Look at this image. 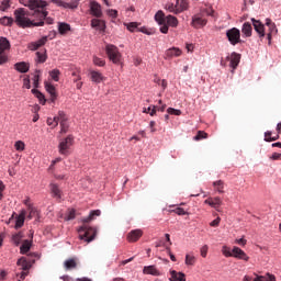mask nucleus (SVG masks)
<instances>
[{
  "instance_id": "f257e3e1",
  "label": "nucleus",
  "mask_w": 281,
  "mask_h": 281,
  "mask_svg": "<svg viewBox=\"0 0 281 281\" xmlns=\"http://www.w3.org/2000/svg\"><path fill=\"white\" fill-rule=\"evenodd\" d=\"M14 23L18 27H43L45 25V19L48 12H41L40 10L33 12L32 16L34 20L30 19V12L26 9L19 8L14 11Z\"/></svg>"
},
{
  "instance_id": "f03ea898",
  "label": "nucleus",
  "mask_w": 281,
  "mask_h": 281,
  "mask_svg": "<svg viewBox=\"0 0 281 281\" xmlns=\"http://www.w3.org/2000/svg\"><path fill=\"white\" fill-rule=\"evenodd\" d=\"M100 214H102L100 210H94L90 212L88 217L82 220V223L85 224L78 229L80 240H85L86 243H91L92 240H95L98 231L86 224L91 223V221H93L95 216H100Z\"/></svg>"
},
{
  "instance_id": "7ed1b4c3",
  "label": "nucleus",
  "mask_w": 281,
  "mask_h": 281,
  "mask_svg": "<svg viewBox=\"0 0 281 281\" xmlns=\"http://www.w3.org/2000/svg\"><path fill=\"white\" fill-rule=\"evenodd\" d=\"M36 258V254H32L29 257H21L16 265L22 270L20 273H16V277L19 278V281L25 280L30 273V269H32V265L36 262V260L32 259Z\"/></svg>"
},
{
  "instance_id": "20e7f679",
  "label": "nucleus",
  "mask_w": 281,
  "mask_h": 281,
  "mask_svg": "<svg viewBox=\"0 0 281 281\" xmlns=\"http://www.w3.org/2000/svg\"><path fill=\"white\" fill-rule=\"evenodd\" d=\"M105 54L114 65H120V63H122V53H120V48H117V46L108 44L105 46Z\"/></svg>"
},
{
  "instance_id": "39448f33",
  "label": "nucleus",
  "mask_w": 281,
  "mask_h": 281,
  "mask_svg": "<svg viewBox=\"0 0 281 281\" xmlns=\"http://www.w3.org/2000/svg\"><path fill=\"white\" fill-rule=\"evenodd\" d=\"M20 3L22 5H25V8H29L30 10H33L34 12H47L44 10V8L47 7V2L43 0H27L26 2H23V0H20Z\"/></svg>"
},
{
  "instance_id": "423d86ee",
  "label": "nucleus",
  "mask_w": 281,
  "mask_h": 281,
  "mask_svg": "<svg viewBox=\"0 0 281 281\" xmlns=\"http://www.w3.org/2000/svg\"><path fill=\"white\" fill-rule=\"evenodd\" d=\"M10 41L5 37H0V65L8 63V52H10Z\"/></svg>"
},
{
  "instance_id": "0eeeda50",
  "label": "nucleus",
  "mask_w": 281,
  "mask_h": 281,
  "mask_svg": "<svg viewBox=\"0 0 281 281\" xmlns=\"http://www.w3.org/2000/svg\"><path fill=\"white\" fill-rule=\"evenodd\" d=\"M155 21L158 23V25H160L161 34H168V24H166L167 16L166 13H164V11L159 10L155 14Z\"/></svg>"
},
{
  "instance_id": "6e6552de",
  "label": "nucleus",
  "mask_w": 281,
  "mask_h": 281,
  "mask_svg": "<svg viewBox=\"0 0 281 281\" xmlns=\"http://www.w3.org/2000/svg\"><path fill=\"white\" fill-rule=\"evenodd\" d=\"M74 146V136L69 135L64 140L59 143V153L60 155H69V148Z\"/></svg>"
},
{
  "instance_id": "1a4fd4ad",
  "label": "nucleus",
  "mask_w": 281,
  "mask_h": 281,
  "mask_svg": "<svg viewBox=\"0 0 281 281\" xmlns=\"http://www.w3.org/2000/svg\"><path fill=\"white\" fill-rule=\"evenodd\" d=\"M226 36L231 45H238L240 43V30L233 27L226 31Z\"/></svg>"
},
{
  "instance_id": "9d476101",
  "label": "nucleus",
  "mask_w": 281,
  "mask_h": 281,
  "mask_svg": "<svg viewBox=\"0 0 281 281\" xmlns=\"http://www.w3.org/2000/svg\"><path fill=\"white\" fill-rule=\"evenodd\" d=\"M90 14L97 19H102V5L98 1H90Z\"/></svg>"
},
{
  "instance_id": "9b49d317",
  "label": "nucleus",
  "mask_w": 281,
  "mask_h": 281,
  "mask_svg": "<svg viewBox=\"0 0 281 281\" xmlns=\"http://www.w3.org/2000/svg\"><path fill=\"white\" fill-rule=\"evenodd\" d=\"M251 23L254 26L255 32H257L259 38H265L266 33H265V24H262V22H260L259 20L256 19H251Z\"/></svg>"
},
{
  "instance_id": "f8f14e48",
  "label": "nucleus",
  "mask_w": 281,
  "mask_h": 281,
  "mask_svg": "<svg viewBox=\"0 0 281 281\" xmlns=\"http://www.w3.org/2000/svg\"><path fill=\"white\" fill-rule=\"evenodd\" d=\"M266 25L267 27H269V33L267 34V38L269 43H271V37L278 34V26H276V23H273L271 19H266Z\"/></svg>"
},
{
  "instance_id": "ddd939ff",
  "label": "nucleus",
  "mask_w": 281,
  "mask_h": 281,
  "mask_svg": "<svg viewBox=\"0 0 281 281\" xmlns=\"http://www.w3.org/2000/svg\"><path fill=\"white\" fill-rule=\"evenodd\" d=\"M233 258H237L238 260H245L246 262L249 260V256L239 247H233Z\"/></svg>"
},
{
  "instance_id": "4468645a",
  "label": "nucleus",
  "mask_w": 281,
  "mask_h": 281,
  "mask_svg": "<svg viewBox=\"0 0 281 281\" xmlns=\"http://www.w3.org/2000/svg\"><path fill=\"white\" fill-rule=\"evenodd\" d=\"M204 203L211 207H214V210H218V207L223 205V200H221L218 196L209 198L204 201Z\"/></svg>"
},
{
  "instance_id": "2eb2a0df",
  "label": "nucleus",
  "mask_w": 281,
  "mask_h": 281,
  "mask_svg": "<svg viewBox=\"0 0 281 281\" xmlns=\"http://www.w3.org/2000/svg\"><path fill=\"white\" fill-rule=\"evenodd\" d=\"M143 234H144V232H142V229H134V231L128 233L127 240L130 243H137V240L139 238H142Z\"/></svg>"
},
{
  "instance_id": "dca6fc26",
  "label": "nucleus",
  "mask_w": 281,
  "mask_h": 281,
  "mask_svg": "<svg viewBox=\"0 0 281 281\" xmlns=\"http://www.w3.org/2000/svg\"><path fill=\"white\" fill-rule=\"evenodd\" d=\"M90 78H91L92 82H95L97 85H100V82H104V80H106V77H103L102 72H100L98 70H91Z\"/></svg>"
},
{
  "instance_id": "f3484780",
  "label": "nucleus",
  "mask_w": 281,
  "mask_h": 281,
  "mask_svg": "<svg viewBox=\"0 0 281 281\" xmlns=\"http://www.w3.org/2000/svg\"><path fill=\"white\" fill-rule=\"evenodd\" d=\"M91 27H94V30H99V32H104V30H106V23L103 20L92 19Z\"/></svg>"
},
{
  "instance_id": "a211bd4d",
  "label": "nucleus",
  "mask_w": 281,
  "mask_h": 281,
  "mask_svg": "<svg viewBox=\"0 0 281 281\" xmlns=\"http://www.w3.org/2000/svg\"><path fill=\"white\" fill-rule=\"evenodd\" d=\"M45 89H46L47 93H49V95H50V101L56 102V99L58 98V94L56 93V87H54V85L46 81Z\"/></svg>"
},
{
  "instance_id": "6ab92c4d",
  "label": "nucleus",
  "mask_w": 281,
  "mask_h": 281,
  "mask_svg": "<svg viewBox=\"0 0 281 281\" xmlns=\"http://www.w3.org/2000/svg\"><path fill=\"white\" fill-rule=\"evenodd\" d=\"M169 281H186V273L177 272V270H170Z\"/></svg>"
},
{
  "instance_id": "aec40b11",
  "label": "nucleus",
  "mask_w": 281,
  "mask_h": 281,
  "mask_svg": "<svg viewBox=\"0 0 281 281\" xmlns=\"http://www.w3.org/2000/svg\"><path fill=\"white\" fill-rule=\"evenodd\" d=\"M182 52L178 47H172L166 50L165 58H177L181 56Z\"/></svg>"
},
{
  "instance_id": "412c9836",
  "label": "nucleus",
  "mask_w": 281,
  "mask_h": 281,
  "mask_svg": "<svg viewBox=\"0 0 281 281\" xmlns=\"http://www.w3.org/2000/svg\"><path fill=\"white\" fill-rule=\"evenodd\" d=\"M143 273L145 276H161V272H159L156 266H145Z\"/></svg>"
},
{
  "instance_id": "4be33fe9",
  "label": "nucleus",
  "mask_w": 281,
  "mask_h": 281,
  "mask_svg": "<svg viewBox=\"0 0 281 281\" xmlns=\"http://www.w3.org/2000/svg\"><path fill=\"white\" fill-rule=\"evenodd\" d=\"M14 69L20 74H27L30 71V64L25 61H20L14 64Z\"/></svg>"
},
{
  "instance_id": "5701e85b",
  "label": "nucleus",
  "mask_w": 281,
  "mask_h": 281,
  "mask_svg": "<svg viewBox=\"0 0 281 281\" xmlns=\"http://www.w3.org/2000/svg\"><path fill=\"white\" fill-rule=\"evenodd\" d=\"M228 60H231V67L232 69H236L240 63V54L238 53H232L231 57H227Z\"/></svg>"
},
{
  "instance_id": "b1692460",
  "label": "nucleus",
  "mask_w": 281,
  "mask_h": 281,
  "mask_svg": "<svg viewBox=\"0 0 281 281\" xmlns=\"http://www.w3.org/2000/svg\"><path fill=\"white\" fill-rule=\"evenodd\" d=\"M27 212L25 210H22L21 213L19 214V216L15 220V228L20 229V227L22 225H24L25 223V216H26Z\"/></svg>"
},
{
  "instance_id": "393cba45",
  "label": "nucleus",
  "mask_w": 281,
  "mask_h": 281,
  "mask_svg": "<svg viewBox=\"0 0 281 281\" xmlns=\"http://www.w3.org/2000/svg\"><path fill=\"white\" fill-rule=\"evenodd\" d=\"M176 8V14H180V12L188 10V0H177Z\"/></svg>"
},
{
  "instance_id": "a878e982",
  "label": "nucleus",
  "mask_w": 281,
  "mask_h": 281,
  "mask_svg": "<svg viewBox=\"0 0 281 281\" xmlns=\"http://www.w3.org/2000/svg\"><path fill=\"white\" fill-rule=\"evenodd\" d=\"M64 267L67 271H71V269H76L78 267V261L75 258L68 259L64 262Z\"/></svg>"
},
{
  "instance_id": "bb28decb",
  "label": "nucleus",
  "mask_w": 281,
  "mask_h": 281,
  "mask_svg": "<svg viewBox=\"0 0 281 281\" xmlns=\"http://www.w3.org/2000/svg\"><path fill=\"white\" fill-rule=\"evenodd\" d=\"M254 27L251 26V23L246 22L243 24L241 27V33L249 38V36H251V32H252Z\"/></svg>"
},
{
  "instance_id": "cd10ccee",
  "label": "nucleus",
  "mask_w": 281,
  "mask_h": 281,
  "mask_svg": "<svg viewBox=\"0 0 281 281\" xmlns=\"http://www.w3.org/2000/svg\"><path fill=\"white\" fill-rule=\"evenodd\" d=\"M166 25L168 27H177L179 25V20L175 15H167Z\"/></svg>"
},
{
  "instance_id": "c85d7f7f",
  "label": "nucleus",
  "mask_w": 281,
  "mask_h": 281,
  "mask_svg": "<svg viewBox=\"0 0 281 281\" xmlns=\"http://www.w3.org/2000/svg\"><path fill=\"white\" fill-rule=\"evenodd\" d=\"M192 25H193V27H203V26L207 25V20H205L203 18H193Z\"/></svg>"
},
{
  "instance_id": "c756f323",
  "label": "nucleus",
  "mask_w": 281,
  "mask_h": 281,
  "mask_svg": "<svg viewBox=\"0 0 281 281\" xmlns=\"http://www.w3.org/2000/svg\"><path fill=\"white\" fill-rule=\"evenodd\" d=\"M32 93L38 99L40 104H45L47 102L45 94L38 91V89H32Z\"/></svg>"
},
{
  "instance_id": "7c9ffc66",
  "label": "nucleus",
  "mask_w": 281,
  "mask_h": 281,
  "mask_svg": "<svg viewBox=\"0 0 281 281\" xmlns=\"http://www.w3.org/2000/svg\"><path fill=\"white\" fill-rule=\"evenodd\" d=\"M257 278L254 279V281H276V276L271 274V273H266V276H258L256 274Z\"/></svg>"
},
{
  "instance_id": "2f4dec72",
  "label": "nucleus",
  "mask_w": 281,
  "mask_h": 281,
  "mask_svg": "<svg viewBox=\"0 0 281 281\" xmlns=\"http://www.w3.org/2000/svg\"><path fill=\"white\" fill-rule=\"evenodd\" d=\"M45 43H47V36H44L41 40H38L37 42L31 44V47H32L31 49L36 52V49H38V47H43V45H45Z\"/></svg>"
},
{
  "instance_id": "473e14b6",
  "label": "nucleus",
  "mask_w": 281,
  "mask_h": 281,
  "mask_svg": "<svg viewBox=\"0 0 281 281\" xmlns=\"http://www.w3.org/2000/svg\"><path fill=\"white\" fill-rule=\"evenodd\" d=\"M35 56H36V63L43 64V63H45V60H47V52L46 50L36 52Z\"/></svg>"
},
{
  "instance_id": "72a5a7b5",
  "label": "nucleus",
  "mask_w": 281,
  "mask_h": 281,
  "mask_svg": "<svg viewBox=\"0 0 281 281\" xmlns=\"http://www.w3.org/2000/svg\"><path fill=\"white\" fill-rule=\"evenodd\" d=\"M213 187L215 188V190L220 193L223 194L224 188H225V182H223V180H217L215 182H213Z\"/></svg>"
},
{
  "instance_id": "f704fd0d",
  "label": "nucleus",
  "mask_w": 281,
  "mask_h": 281,
  "mask_svg": "<svg viewBox=\"0 0 281 281\" xmlns=\"http://www.w3.org/2000/svg\"><path fill=\"white\" fill-rule=\"evenodd\" d=\"M184 263L187 265V267H194V265L196 263V257H194V255H186Z\"/></svg>"
},
{
  "instance_id": "c9c22d12",
  "label": "nucleus",
  "mask_w": 281,
  "mask_h": 281,
  "mask_svg": "<svg viewBox=\"0 0 281 281\" xmlns=\"http://www.w3.org/2000/svg\"><path fill=\"white\" fill-rule=\"evenodd\" d=\"M50 192L55 199H60V189L58 188V184L50 183Z\"/></svg>"
},
{
  "instance_id": "e433bc0d",
  "label": "nucleus",
  "mask_w": 281,
  "mask_h": 281,
  "mask_svg": "<svg viewBox=\"0 0 281 281\" xmlns=\"http://www.w3.org/2000/svg\"><path fill=\"white\" fill-rule=\"evenodd\" d=\"M31 247H32V241H30V240L26 239V240H24L23 244L21 245V247H20V252H21V254H27V251H30Z\"/></svg>"
},
{
  "instance_id": "4c0bfd02",
  "label": "nucleus",
  "mask_w": 281,
  "mask_h": 281,
  "mask_svg": "<svg viewBox=\"0 0 281 281\" xmlns=\"http://www.w3.org/2000/svg\"><path fill=\"white\" fill-rule=\"evenodd\" d=\"M58 30H59V34H67V32L71 30V26L67 23H60L58 26Z\"/></svg>"
},
{
  "instance_id": "58836bf2",
  "label": "nucleus",
  "mask_w": 281,
  "mask_h": 281,
  "mask_svg": "<svg viewBox=\"0 0 281 281\" xmlns=\"http://www.w3.org/2000/svg\"><path fill=\"white\" fill-rule=\"evenodd\" d=\"M12 240L16 247L21 245V240H23V233H16L15 235L12 236Z\"/></svg>"
},
{
  "instance_id": "ea45409f",
  "label": "nucleus",
  "mask_w": 281,
  "mask_h": 281,
  "mask_svg": "<svg viewBox=\"0 0 281 281\" xmlns=\"http://www.w3.org/2000/svg\"><path fill=\"white\" fill-rule=\"evenodd\" d=\"M222 254L225 256V258H232L234 257V250H231L229 247L223 246Z\"/></svg>"
},
{
  "instance_id": "a19ab883",
  "label": "nucleus",
  "mask_w": 281,
  "mask_h": 281,
  "mask_svg": "<svg viewBox=\"0 0 281 281\" xmlns=\"http://www.w3.org/2000/svg\"><path fill=\"white\" fill-rule=\"evenodd\" d=\"M194 142H201V139H207V133L199 131L198 134L193 137Z\"/></svg>"
},
{
  "instance_id": "79ce46f5",
  "label": "nucleus",
  "mask_w": 281,
  "mask_h": 281,
  "mask_svg": "<svg viewBox=\"0 0 281 281\" xmlns=\"http://www.w3.org/2000/svg\"><path fill=\"white\" fill-rule=\"evenodd\" d=\"M49 76L50 78L55 81V82H58V80H60V70L58 69H53L50 72H49Z\"/></svg>"
},
{
  "instance_id": "37998d69",
  "label": "nucleus",
  "mask_w": 281,
  "mask_h": 281,
  "mask_svg": "<svg viewBox=\"0 0 281 281\" xmlns=\"http://www.w3.org/2000/svg\"><path fill=\"white\" fill-rule=\"evenodd\" d=\"M93 65H95L97 67H104L106 65V61L98 56H94Z\"/></svg>"
},
{
  "instance_id": "c03bdc74",
  "label": "nucleus",
  "mask_w": 281,
  "mask_h": 281,
  "mask_svg": "<svg viewBox=\"0 0 281 281\" xmlns=\"http://www.w3.org/2000/svg\"><path fill=\"white\" fill-rule=\"evenodd\" d=\"M41 80V70H35V75L33 78V85L35 89H38V82Z\"/></svg>"
},
{
  "instance_id": "a18cd8bd",
  "label": "nucleus",
  "mask_w": 281,
  "mask_h": 281,
  "mask_svg": "<svg viewBox=\"0 0 281 281\" xmlns=\"http://www.w3.org/2000/svg\"><path fill=\"white\" fill-rule=\"evenodd\" d=\"M76 218V210H69L65 215L64 221H74Z\"/></svg>"
},
{
  "instance_id": "49530a36",
  "label": "nucleus",
  "mask_w": 281,
  "mask_h": 281,
  "mask_svg": "<svg viewBox=\"0 0 281 281\" xmlns=\"http://www.w3.org/2000/svg\"><path fill=\"white\" fill-rule=\"evenodd\" d=\"M14 148H15V150H19L20 153H23V150H25V143L22 140H18L14 144Z\"/></svg>"
},
{
  "instance_id": "de8ad7c7",
  "label": "nucleus",
  "mask_w": 281,
  "mask_h": 281,
  "mask_svg": "<svg viewBox=\"0 0 281 281\" xmlns=\"http://www.w3.org/2000/svg\"><path fill=\"white\" fill-rule=\"evenodd\" d=\"M0 23L1 25H12V23H14V19L4 16L0 19Z\"/></svg>"
},
{
  "instance_id": "09e8293b",
  "label": "nucleus",
  "mask_w": 281,
  "mask_h": 281,
  "mask_svg": "<svg viewBox=\"0 0 281 281\" xmlns=\"http://www.w3.org/2000/svg\"><path fill=\"white\" fill-rule=\"evenodd\" d=\"M12 0H3L2 2H1V5H0V10L2 11V12H5V10H9V8H10V2H11Z\"/></svg>"
},
{
  "instance_id": "8fccbe9b",
  "label": "nucleus",
  "mask_w": 281,
  "mask_h": 281,
  "mask_svg": "<svg viewBox=\"0 0 281 281\" xmlns=\"http://www.w3.org/2000/svg\"><path fill=\"white\" fill-rule=\"evenodd\" d=\"M165 9L168 10V12L177 14V4L175 5V3H167Z\"/></svg>"
},
{
  "instance_id": "3c124183",
  "label": "nucleus",
  "mask_w": 281,
  "mask_h": 281,
  "mask_svg": "<svg viewBox=\"0 0 281 281\" xmlns=\"http://www.w3.org/2000/svg\"><path fill=\"white\" fill-rule=\"evenodd\" d=\"M27 210H29L30 214L33 215V217L38 218L40 212H38V210H37L36 207H34V206H29Z\"/></svg>"
},
{
  "instance_id": "603ef678",
  "label": "nucleus",
  "mask_w": 281,
  "mask_h": 281,
  "mask_svg": "<svg viewBox=\"0 0 281 281\" xmlns=\"http://www.w3.org/2000/svg\"><path fill=\"white\" fill-rule=\"evenodd\" d=\"M52 3H54L55 5H58V8H65L68 7L67 2L63 1V0H50Z\"/></svg>"
},
{
  "instance_id": "864d4df0",
  "label": "nucleus",
  "mask_w": 281,
  "mask_h": 281,
  "mask_svg": "<svg viewBox=\"0 0 281 281\" xmlns=\"http://www.w3.org/2000/svg\"><path fill=\"white\" fill-rule=\"evenodd\" d=\"M79 2L80 0H72L70 3H67L68 7H66V9L68 8L69 10H76V8H78Z\"/></svg>"
},
{
  "instance_id": "5fc2aeb1",
  "label": "nucleus",
  "mask_w": 281,
  "mask_h": 281,
  "mask_svg": "<svg viewBox=\"0 0 281 281\" xmlns=\"http://www.w3.org/2000/svg\"><path fill=\"white\" fill-rule=\"evenodd\" d=\"M209 249H210V247H207V245H204V246L201 247L200 254H201L202 258H207Z\"/></svg>"
},
{
  "instance_id": "6e6d98bb",
  "label": "nucleus",
  "mask_w": 281,
  "mask_h": 281,
  "mask_svg": "<svg viewBox=\"0 0 281 281\" xmlns=\"http://www.w3.org/2000/svg\"><path fill=\"white\" fill-rule=\"evenodd\" d=\"M126 25V27H127V30L130 31V32H135V30L137 29V22H131V23H127V24H125Z\"/></svg>"
},
{
  "instance_id": "4d7b16f0",
  "label": "nucleus",
  "mask_w": 281,
  "mask_h": 281,
  "mask_svg": "<svg viewBox=\"0 0 281 281\" xmlns=\"http://www.w3.org/2000/svg\"><path fill=\"white\" fill-rule=\"evenodd\" d=\"M175 214H178V216H186L188 214V212H186V210L181 209V207H177L172 211Z\"/></svg>"
},
{
  "instance_id": "13d9d810",
  "label": "nucleus",
  "mask_w": 281,
  "mask_h": 281,
  "mask_svg": "<svg viewBox=\"0 0 281 281\" xmlns=\"http://www.w3.org/2000/svg\"><path fill=\"white\" fill-rule=\"evenodd\" d=\"M167 112L169 115H181V110H177L175 108H168Z\"/></svg>"
},
{
  "instance_id": "bf43d9fd",
  "label": "nucleus",
  "mask_w": 281,
  "mask_h": 281,
  "mask_svg": "<svg viewBox=\"0 0 281 281\" xmlns=\"http://www.w3.org/2000/svg\"><path fill=\"white\" fill-rule=\"evenodd\" d=\"M106 14L111 16V19H117V10L110 9L106 11Z\"/></svg>"
},
{
  "instance_id": "052dcab7",
  "label": "nucleus",
  "mask_w": 281,
  "mask_h": 281,
  "mask_svg": "<svg viewBox=\"0 0 281 281\" xmlns=\"http://www.w3.org/2000/svg\"><path fill=\"white\" fill-rule=\"evenodd\" d=\"M57 116H59L60 124L67 122V115L65 114V112L59 111Z\"/></svg>"
},
{
  "instance_id": "680f3d73",
  "label": "nucleus",
  "mask_w": 281,
  "mask_h": 281,
  "mask_svg": "<svg viewBox=\"0 0 281 281\" xmlns=\"http://www.w3.org/2000/svg\"><path fill=\"white\" fill-rule=\"evenodd\" d=\"M221 225V217H216L214 221L210 223L211 227H218Z\"/></svg>"
},
{
  "instance_id": "e2e57ef3",
  "label": "nucleus",
  "mask_w": 281,
  "mask_h": 281,
  "mask_svg": "<svg viewBox=\"0 0 281 281\" xmlns=\"http://www.w3.org/2000/svg\"><path fill=\"white\" fill-rule=\"evenodd\" d=\"M236 245H239L240 247H245L247 245V239L240 238L235 240Z\"/></svg>"
},
{
  "instance_id": "0e129e2a",
  "label": "nucleus",
  "mask_w": 281,
  "mask_h": 281,
  "mask_svg": "<svg viewBox=\"0 0 281 281\" xmlns=\"http://www.w3.org/2000/svg\"><path fill=\"white\" fill-rule=\"evenodd\" d=\"M61 130L60 133H67L69 125H67V122L60 123Z\"/></svg>"
},
{
  "instance_id": "69168bd1",
  "label": "nucleus",
  "mask_w": 281,
  "mask_h": 281,
  "mask_svg": "<svg viewBox=\"0 0 281 281\" xmlns=\"http://www.w3.org/2000/svg\"><path fill=\"white\" fill-rule=\"evenodd\" d=\"M23 87H24L25 89H31V88H32V86H31V83H30V78H24V80H23Z\"/></svg>"
},
{
  "instance_id": "338daca9",
  "label": "nucleus",
  "mask_w": 281,
  "mask_h": 281,
  "mask_svg": "<svg viewBox=\"0 0 281 281\" xmlns=\"http://www.w3.org/2000/svg\"><path fill=\"white\" fill-rule=\"evenodd\" d=\"M281 158V154H278V153H273L271 156H270V159L272 161H278V159Z\"/></svg>"
},
{
  "instance_id": "774afa93",
  "label": "nucleus",
  "mask_w": 281,
  "mask_h": 281,
  "mask_svg": "<svg viewBox=\"0 0 281 281\" xmlns=\"http://www.w3.org/2000/svg\"><path fill=\"white\" fill-rule=\"evenodd\" d=\"M271 135L272 133L270 131L265 133V142H267L268 139H271Z\"/></svg>"
}]
</instances>
